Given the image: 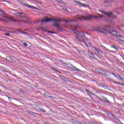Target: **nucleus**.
I'll list each match as a JSON object with an SVG mask.
<instances>
[{"label": "nucleus", "instance_id": "f257e3e1", "mask_svg": "<svg viewBox=\"0 0 124 124\" xmlns=\"http://www.w3.org/2000/svg\"><path fill=\"white\" fill-rule=\"evenodd\" d=\"M78 20H91L93 18L96 19L97 18H102V16L99 15L97 14V16L91 15L88 13L85 14V16H78Z\"/></svg>", "mask_w": 124, "mask_h": 124}, {"label": "nucleus", "instance_id": "f03ea898", "mask_svg": "<svg viewBox=\"0 0 124 124\" xmlns=\"http://www.w3.org/2000/svg\"><path fill=\"white\" fill-rule=\"evenodd\" d=\"M78 35H77L75 36L76 38H77V39H78V41L85 43L87 47H91V44L88 45V44H87L86 41L85 40V38H86V36H85V33H84V32H78Z\"/></svg>", "mask_w": 124, "mask_h": 124}, {"label": "nucleus", "instance_id": "7ed1b4c3", "mask_svg": "<svg viewBox=\"0 0 124 124\" xmlns=\"http://www.w3.org/2000/svg\"><path fill=\"white\" fill-rule=\"evenodd\" d=\"M98 11H99L100 12H101L102 13H104V14H105L107 16H108V17H113V18H116V16L113 15V14H112V13L105 12L100 10H99Z\"/></svg>", "mask_w": 124, "mask_h": 124}, {"label": "nucleus", "instance_id": "20e7f679", "mask_svg": "<svg viewBox=\"0 0 124 124\" xmlns=\"http://www.w3.org/2000/svg\"><path fill=\"white\" fill-rule=\"evenodd\" d=\"M74 2H76L77 3V5H79V6H82V7H89V6H90V5L88 4H84L83 3L78 2L76 0H74Z\"/></svg>", "mask_w": 124, "mask_h": 124}, {"label": "nucleus", "instance_id": "39448f33", "mask_svg": "<svg viewBox=\"0 0 124 124\" xmlns=\"http://www.w3.org/2000/svg\"><path fill=\"white\" fill-rule=\"evenodd\" d=\"M54 25L55 26L56 28H57L58 31H63V29L60 26V24L57 22H54Z\"/></svg>", "mask_w": 124, "mask_h": 124}, {"label": "nucleus", "instance_id": "423d86ee", "mask_svg": "<svg viewBox=\"0 0 124 124\" xmlns=\"http://www.w3.org/2000/svg\"><path fill=\"white\" fill-rule=\"evenodd\" d=\"M16 14H20V15L18 16L19 18H27V16H26V14H25V13H16Z\"/></svg>", "mask_w": 124, "mask_h": 124}, {"label": "nucleus", "instance_id": "0eeeda50", "mask_svg": "<svg viewBox=\"0 0 124 124\" xmlns=\"http://www.w3.org/2000/svg\"><path fill=\"white\" fill-rule=\"evenodd\" d=\"M9 21H13L14 22H17V20H15L14 19H7L6 18V19H3L2 18H0V22H8Z\"/></svg>", "mask_w": 124, "mask_h": 124}, {"label": "nucleus", "instance_id": "6e6552de", "mask_svg": "<svg viewBox=\"0 0 124 124\" xmlns=\"http://www.w3.org/2000/svg\"><path fill=\"white\" fill-rule=\"evenodd\" d=\"M46 21H54L55 22H62V20L60 19H52V18H49L48 19L46 20Z\"/></svg>", "mask_w": 124, "mask_h": 124}, {"label": "nucleus", "instance_id": "1a4fd4ad", "mask_svg": "<svg viewBox=\"0 0 124 124\" xmlns=\"http://www.w3.org/2000/svg\"><path fill=\"white\" fill-rule=\"evenodd\" d=\"M18 1L20 3V4H21V5H23L24 6H26L27 7L28 6V4H26L25 2H24L22 0H18Z\"/></svg>", "mask_w": 124, "mask_h": 124}, {"label": "nucleus", "instance_id": "9d476101", "mask_svg": "<svg viewBox=\"0 0 124 124\" xmlns=\"http://www.w3.org/2000/svg\"><path fill=\"white\" fill-rule=\"evenodd\" d=\"M27 7H29V8H32V9H37V8H36V7H34V6H31V5H30L29 4H28Z\"/></svg>", "mask_w": 124, "mask_h": 124}, {"label": "nucleus", "instance_id": "9b49d317", "mask_svg": "<svg viewBox=\"0 0 124 124\" xmlns=\"http://www.w3.org/2000/svg\"><path fill=\"white\" fill-rule=\"evenodd\" d=\"M85 91H86V92H87L88 93V95L91 96V95H92V94L93 95H95V94L93 93H91V92H89V90H85Z\"/></svg>", "mask_w": 124, "mask_h": 124}, {"label": "nucleus", "instance_id": "f8f14e48", "mask_svg": "<svg viewBox=\"0 0 124 124\" xmlns=\"http://www.w3.org/2000/svg\"><path fill=\"white\" fill-rule=\"evenodd\" d=\"M110 33H111V34H113V35H117L118 34V32L116 31H110Z\"/></svg>", "mask_w": 124, "mask_h": 124}, {"label": "nucleus", "instance_id": "ddd939ff", "mask_svg": "<svg viewBox=\"0 0 124 124\" xmlns=\"http://www.w3.org/2000/svg\"><path fill=\"white\" fill-rule=\"evenodd\" d=\"M2 17H3L4 18H6V19H7V20H12L11 18H9L7 16H3V14L0 15Z\"/></svg>", "mask_w": 124, "mask_h": 124}, {"label": "nucleus", "instance_id": "4468645a", "mask_svg": "<svg viewBox=\"0 0 124 124\" xmlns=\"http://www.w3.org/2000/svg\"><path fill=\"white\" fill-rule=\"evenodd\" d=\"M115 77L117 78V79H121V80H123V78L120 76L119 75H115Z\"/></svg>", "mask_w": 124, "mask_h": 124}, {"label": "nucleus", "instance_id": "2eb2a0df", "mask_svg": "<svg viewBox=\"0 0 124 124\" xmlns=\"http://www.w3.org/2000/svg\"><path fill=\"white\" fill-rule=\"evenodd\" d=\"M48 19H49V18H47L46 19H43L41 20V23H44V22H50V21H47V20H48Z\"/></svg>", "mask_w": 124, "mask_h": 124}, {"label": "nucleus", "instance_id": "dca6fc26", "mask_svg": "<svg viewBox=\"0 0 124 124\" xmlns=\"http://www.w3.org/2000/svg\"><path fill=\"white\" fill-rule=\"evenodd\" d=\"M93 48L94 49V51H96V52H97V53L98 54H99V50H98V49H97V48H96V47H93Z\"/></svg>", "mask_w": 124, "mask_h": 124}, {"label": "nucleus", "instance_id": "f3484780", "mask_svg": "<svg viewBox=\"0 0 124 124\" xmlns=\"http://www.w3.org/2000/svg\"><path fill=\"white\" fill-rule=\"evenodd\" d=\"M63 21H64V22H73V20H68L66 19H63Z\"/></svg>", "mask_w": 124, "mask_h": 124}, {"label": "nucleus", "instance_id": "a211bd4d", "mask_svg": "<svg viewBox=\"0 0 124 124\" xmlns=\"http://www.w3.org/2000/svg\"><path fill=\"white\" fill-rule=\"evenodd\" d=\"M112 48H114V49H115V50H118V46H113Z\"/></svg>", "mask_w": 124, "mask_h": 124}, {"label": "nucleus", "instance_id": "6ab92c4d", "mask_svg": "<svg viewBox=\"0 0 124 124\" xmlns=\"http://www.w3.org/2000/svg\"><path fill=\"white\" fill-rule=\"evenodd\" d=\"M40 110L42 111V112H43L44 113H45L46 112V110L43 108L41 109Z\"/></svg>", "mask_w": 124, "mask_h": 124}, {"label": "nucleus", "instance_id": "aec40b11", "mask_svg": "<svg viewBox=\"0 0 124 124\" xmlns=\"http://www.w3.org/2000/svg\"><path fill=\"white\" fill-rule=\"evenodd\" d=\"M1 12L3 14V15H6V14L5 13V12H4V11H3V10H2V11H1Z\"/></svg>", "mask_w": 124, "mask_h": 124}, {"label": "nucleus", "instance_id": "412c9836", "mask_svg": "<svg viewBox=\"0 0 124 124\" xmlns=\"http://www.w3.org/2000/svg\"><path fill=\"white\" fill-rule=\"evenodd\" d=\"M23 45L24 46H25V47H27V46H28V44H27L26 43H24Z\"/></svg>", "mask_w": 124, "mask_h": 124}, {"label": "nucleus", "instance_id": "4be33fe9", "mask_svg": "<svg viewBox=\"0 0 124 124\" xmlns=\"http://www.w3.org/2000/svg\"><path fill=\"white\" fill-rule=\"evenodd\" d=\"M5 35H7V36H9L10 35V34L8 33H5Z\"/></svg>", "mask_w": 124, "mask_h": 124}, {"label": "nucleus", "instance_id": "5701e85b", "mask_svg": "<svg viewBox=\"0 0 124 124\" xmlns=\"http://www.w3.org/2000/svg\"><path fill=\"white\" fill-rule=\"evenodd\" d=\"M74 69L76 71H79V70H78V69H77V68H75V67H74Z\"/></svg>", "mask_w": 124, "mask_h": 124}, {"label": "nucleus", "instance_id": "b1692460", "mask_svg": "<svg viewBox=\"0 0 124 124\" xmlns=\"http://www.w3.org/2000/svg\"><path fill=\"white\" fill-rule=\"evenodd\" d=\"M30 114H31V115H32V114H33L34 113L31 112V111H29L28 112Z\"/></svg>", "mask_w": 124, "mask_h": 124}, {"label": "nucleus", "instance_id": "393cba45", "mask_svg": "<svg viewBox=\"0 0 124 124\" xmlns=\"http://www.w3.org/2000/svg\"><path fill=\"white\" fill-rule=\"evenodd\" d=\"M77 28H78V25L75 26V30H77Z\"/></svg>", "mask_w": 124, "mask_h": 124}, {"label": "nucleus", "instance_id": "a878e982", "mask_svg": "<svg viewBox=\"0 0 124 124\" xmlns=\"http://www.w3.org/2000/svg\"><path fill=\"white\" fill-rule=\"evenodd\" d=\"M116 84H118L119 85H122V84L120 82H116Z\"/></svg>", "mask_w": 124, "mask_h": 124}, {"label": "nucleus", "instance_id": "bb28decb", "mask_svg": "<svg viewBox=\"0 0 124 124\" xmlns=\"http://www.w3.org/2000/svg\"><path fill=\"white\" fill-rule=\"evenodd\" d=\"M72 31H74V32H75V33H76V31H74V30H72Z\"/></svg>", "mask_w": 124, "mask_h": 124}, {"label": "nucleus", "instance_id": "cd10ccee", "mask_svg": "<svg viewBox=\"0 0 124 124\" xmlns=\"http://www.w3.org/2000/svg\"><path fill=\"white\" fill-rule=\"evenodd\" d=\"M107 102H108V103H110V102L108 101V100H107Z\"/></svg>", "mask_w": 124, "mask_h": 124}, {"label": "nucleus", "instance_id": "c85d7f7f", "mask_svg": "<svg viewBox=\"0 0 124 124\" xmlns=\"http://www.w3.org/2000/svg\"><path fill=\"white\" fill-rule=\"evenodd\" d=\"M49 32H50V33H54V32H53L52 31H49Z\"/></svg>", "mask_w": 124, "mask_h": 124}, {"label": "nucleus", "instance_id": "c756f323", "mask_svg": "<svg viewBox=\"0 0 124 124\" xmlns=\"http://www.w3.org/2000/svg\"><path fill=\"white\" fill-rule=\"evenodd\" d=\"M8 98H9V99H11V97H8Z\"/></svg>", "mask_w": 124, "mask_h": 124}, {"label": "nucleus", "instance_id": "7c9ffc66", "mask_svg": "<svg viewBox=\"0 0 124 124\" xmlns=\"http://www.w3.org/2000/svg\"><path fill=\"white\" fill-rule=\"evenodd\" d=\"M2 11V10H1V9H0V12H1Z\"/></svg>", "mask_w": 124, "mask_h": 124}, {"label": "nucleus", "instance_id": "2f4dec72", "mask_svg": "<svg viewBox=\"0 0 124 124\" xmlns=\"http://www.w3.org/2000/svg\"><path fill=\"white\" fill-rule=\"evenodd\" d=\"M119 37H122V35H119Z\"/></svg>", "mask_w": 124, "mask_h": 124}, {"label": "nucleus", "instance_id": "473e14b6", "mask_svg": "<svg viewBox=\"0 0 124 124\" xmlns=\"http://www.w3.org/2000/svg\"><path fill=\"white\" fill-rule=\"evenodd\" d=\"M100 32H103V31H100Z\"/></svg>", "mask_w": 124, "mask_h": 124}, {"label": "nucleus", "instance_id": "72a5a7b5", "mask_svg": "<svg viewBox=\"0 0 124 124\" xmlns=\"http://www.w3.org/2000/svg\"><path fill=\"white\" fill-rule=\"evenodd\" d=\"M121 85H122V86H124V84H121Z\"/></svg>", "mask_w": 124, "mask_h": 124}, {"label": "nucleus", "instance_id": "f704fd0d", "mask_svg": "<svg viewBox=\"0 0 124 124\" xmlns=\"http://www.w3.org/2000/svg\"><path fill=\"white\" fill-rule=\"evenodd\" d=\"M20 22H23V20H20Z\"/></svg>", "mask_w": 124, "mask_h": 124}, {"label": "nucleus", "instance_id": "c9c22d12", "mask_svg": "<svg viewBox=\"0 0 124 124\" xmlns=\"http://www.w3.org/2000/svg\"><path fill=\"white\" fill-rule=\"evenodd\" d=\"M111 116H114V115H113V114H111Z\"/></svg>", "mask_w": 124, "mask_h": 124}, {"label": "nucleus", "instance_id": "e433bc0d", "mask_svg": "<svg viewBox=\"0 0 124 124\" xmlns=\"http://www.w3.org/2000/svg\"><path fill=\"white\" fill-rule=\"evenodd\" d=\"M54 70H56V69H53Z\"/></svg>", "mask_w": 124, "mask_h": 124}, {"label": "nucleus", "instance_id": "4c0bfd02", "mask_svg": "<svg viewBox=\"0 0 124 124\" xmlns=\"http://www.w3.org/2000/svg\"><path fill=\"white\" fill-rule=\"evenodd\" d=\"M79 124H82V123H80Z\"/></svg>", "mask_w": 124, "mask_h": 124}, {"label": "nucleus", "instance_id": "58836bf2", "mask_svg": "<svg viewBox=\"0 0 124 124\" xmlns=\"http://www.w3.org/2000/svg\"><path fill=\"white\" fill-rule=\"evenodd\" d=\"M106 27H108V26H106Z\"/></svg>", "mask_w": 124, "mask_h": 124}]
</instances>
